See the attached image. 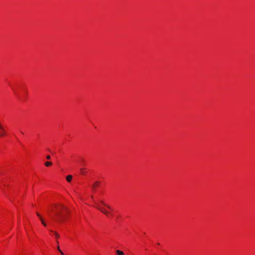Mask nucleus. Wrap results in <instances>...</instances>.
<instances>
[{"instance_id": "12", "label": "nucleus", "mask_w": 255, "mask_h": 255, "mask_svg": "<svg viewBox=\"0 0 255 255\" xmlns=\"http://www.w3.org/2000/svg\"><path fill=\"white\" fill-rule=\"evenodd\" d=\"M36 215H37V216L38 217H39V218H40H40H42V217H41L40 215L38 213H36Z\"/></svg>"}, {"instance_id": "14", "label": "nucleus", "mask_w": 255, "mask_h": 255, "mask_svg": "<svg viewBox=\"0 0 255 255\" xmlns=\"http://www.w3.org/2000/svg\"><path fill=\"white\" fill-rule=\"evenodd\" d=\"M46 158L47 159H50L51 158V156L50 155H47L46 156Z\"/></svg>"}, {"instance_id": "4", "label": "nucleus", "mask_w": 255, "mask_h": 255, "mask_svg": "<svg viewBox=\"0 0 255 255\" xmlns=\"http://www.w3.org/2000/svg\"><path fill=\"white\" fill-rule=\"evenodd\" d=\"M5 133V131L3 127L0 125V136H2L4 135Z\"/></svg>"}, {"instance_id": "6", "label": "nucleus", "mask_w": 255, "mask_h": 255, "mask_svg": "<svg viewBox=\"0 0 255 255\" xmlns=\"http://www.w3.org/2000/svg\"><path fill=\"white\" fill-rule=\"evenodd\" d=\"M72 179V176L71 175H69L66 177V180L68 182H70Z\"/></svg>"}, {"instance_id": "3", "label": "nucleus", "mask_w": 255, "mask_h": 255, "mask_svg": "<svg viewBox=\"0 0 255 255\" xmlns=\"http://www.w3.org/2000/svg\"><path fill=\"white\" fill-rule=\"evenodd\" d=\"M100 184L99 181H96L92 186L93 190L94 191L96 190V188Z\"/></svg>"}, {"instance_id": "9", "label": "nucleus", "mask_w": 255, "mask_h": 255, "mask_svg": "<svg viewBox=\"0 0 255 255\" xmlns=\"http://www.w3.org/2000/svg\"><path fill=\"white\" fill-rule=\"evenodd\" d=\"M57 248V250H58V251L61 253V254L62 255H64V254H63V253L61 251V250H60L59 246H58Z\"/></svg>"}, {"instance_id": "15", "label": "nucleus", "mask_w": 255, "mask_h": 255, "mask_svg": "<svg viewBox=\"0 0 255 255\" xmlns=\"http://www.w3.org/2000/svg\"><path fill=\"white\" fill-rule=\"evenodd\" d=\"M56 244H58L59 242L58 241H57Z\"/></svg>"}, {"instance_id": "10", "label": "nucleus", "mask_w": 255, "mask_h": 255, "mask_svg": "<svg viewBox=\"0 0 255 255\" xmlns=\"http://www.w3.org/2000/svg\"><path fill=\"white\" fill-rule=\"evenodd\" d=\"M40 221L42 223V224L44 226H46V223H45V222L44 221L43 219L42 218H40Z\"/></svg>"}, {"instance_id": "11", "label": "nucleus", "mask_w": 255, "mask_h": 255, "mask_svg": "<svg viewBox=\"0 0 255 255\" xmlns=\"http://www.w3.org/2000/svg\"><path fill=\"white\" fill-rule=\"evenodd\" d=\"M55 235L56 236V238H59V235L56 232H55Z\"/></svg>"}, {"instance_id": "8", "label": "nucleus", "mask_w": 255, "mask_h": 255, "mask_svg": "<svg viewBox=\"0 0 255 255\" xmlns=\"http://www.w3.org/2000/svg\"><path fill=\"white\" fill-rule=\"evenodd\" d=\"M51 165H52V162H51L47 161V162H45V165L47 167L50 166Z\"/></svg>"}, {"instance_id": "5", "label": "nucleus", "mask_w": 255, "mask_h": 255, "mask_svg": "<svg viewBox=\"0 0 255 255\" xmlns=\"http://www.w3.org/2000/svg\"><path fill=\"white\" fill-rule=\"evenodd\" d=\"M100 203L104 206L106 207L111 210H113V209L108 204H106L103 201H101Z\"/></svg>"}, {"instance_id": "2", "label": "nucleus", "mask_w": 255, "mask_h": 255, "mask_svg": "<svg viewBox=\"0 0 255 255\" xmlns=\"http://www.w3.org/2000/svg\"><path fill=\"white\" fill-rule=\"evenodd\" d=\"M95 204L96 205V208L100 210L101 212L104 213L107 216H108L109 212L107 211V210L104 208L103 207L101 206V205L98 204L97 203H95Z\"/></svg>"}, {"instance_id": "1", "label": "nucleus", "mask_w": 255, "mask_h": 255, "mask_svg": "<svg viewBox=\"0 0 255 255\" xmlns=\"http://www.w3.org/2000/svg\"><path fill=\"white\" fill-rule=\"evenodd\" d=\"M58 212L56 213V215L58 216L57 220L61 221L62 219L64 218V211H67L66 208L63 205H61L59 207L57 208Z\"/></svg>"}, {"instance_id": "13", "label": "nucleus", "mask_w": 255, "mask_h": 255, "mask_svg": "<svg viewBox=\"0 0 255 255\" xmlns=\"http://www.w3.org/2000/svg\"><path fill=\"white\" fill-rule=\"evenodd\" d=\"M80 170H81V173L82 174H84V173H85V172H84V171H83V169L81 168V169H80Z\"/></svg>"}, {"instance_id": "7", "label": "nucleus", "mask_w": 255, "mask_h": 255, "mask_svg": "<svg viewBox=\"0 0 255 255\" xmlns=\"http://www.w3.org/2000/svg\"><path fill=\"white\" fill-rule=\"evenodd\" d=\"M116 253L117 255H124V253L120 250H117Z\"/></svg>"}]
</instances>
